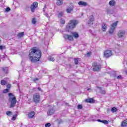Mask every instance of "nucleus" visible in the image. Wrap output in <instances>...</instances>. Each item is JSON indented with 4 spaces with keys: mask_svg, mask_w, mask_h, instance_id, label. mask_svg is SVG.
<instances>
[{
    "mask_svg": "<svg viewBox=\"0 0 127 127\" xmlns=\"http://www.w3.org/2000/svg\"><path fill=\"white\" fill-rule=\"evenodd\" d=\"M59 124H63V121L61 120L60 122H59Z\"/></svg>",
    "mask_w": 127,
    "mask_h": 127,
    "instance_id": "obj_47",
    "label": "nucleus"
},
{
    "mask_svg": "<svg viewBox=\"0 0 127 127\" xmlns=\"http://www.w3.org/2000/svg\"><path fill=\"white\" fill-rule=\"evenodd\" d=\"M78 4L81 6H87V5H88V3L84 1H80L78 2Z\"/></svg>",
    "mask_w": 127,
    "mask_h": 127,
    "instance_id": "obj_13",
    "label": "nucleus"
},
{
    "mask_svg": "<svg viewBox=\"0 0 127 127\" xmlns=\"http://www.w3.org/2000/svg\"><path fill=\"white\" fill-rule=\"evenodd\" d=\"M45 9H46V6H44L43 9V11L44 12L45 11Z\"/></svg>",
    "mask_w": 127,
    "mask_h": 127,
    "instance_id": "obj_44",
    "label": "nucleus"
},
{
    "mask_svg": "<svg viewBox=\"0 0 127 127\" xmlns=\"http://www.w3.org/2000/svg\"><path fill=\"white\" fill-rule=\"evenodd\" d=\"M111 112L112 113H116V112H118V109L116 107H113L111 109Z\"/></svg>",
    "mask_w": 127,
    "mask_h": 127,
    "instance_id": "obj_24",
    "label": "nucleus"
},
{
    "mask_svg": "<svg viewBox=\"0 0 127 127\" xmlns=\"http://www.w3.org/2000/svg\"><path fill=\"white\" fill-rule=\"evenodd\" d=\"M23 35H24V32H21L18 34V37H20V38L22 37Z\"/></svg>",
    "mask_w": 127,
    "mask_h": 127,
    "instance_id": "obj_27",
    "label": "nucleus"
},
{
    "mask_svg": "<svg viewBox=\"0 0 127 127\" xmlns=\"http://www.w3.org/2000/svg\"><path fill=\"white\" fill-rule=\"evenodd\" d=\"M63 4V0H57V5H62Z\"/></svg>",
    "mask_w": 127,
    "mask_h": 127,
    "instance_id": "obj_23",
    "label": "nucleus"
},
{
    "mask_svg": "<svg viewBox=\"0 0 127 127\" xmlns=\"http://www.w3.org/2000/svg\"><path fill=\"white\" fill-rule=\"evenodd\" d=\"M36 19L35 18H33L32 19V23H33V24H36Z\"/></svg>",
    "mask_w": 127,
    "mask_h": 127,
    "instance_id": "obj_25",
    "label": "nucleus"
},
{
    "mask_svg": "<svg viewBox=\"0 0 127 127\" xmlns=\"http://www.w3.org/2000/svg\"><path fill=\"white\" fill-rule=\"evenodd\" d=\"M3 49H5V47L0 45V50H2Z\"/></svg>",
    "mask_w": 127,
    "mask_h": 127,
    "instance_id": "obj_35",
    "label": "nucleus"
},
{
    "mask_svg": "<svg viewBox=\"0 0 127 127\" xmlns=\"http://www.w3.org/2000/svg\"><path fill=\"white\" fill-rule=\"evenodd\" d=\"M33 100L34 103L38 104L40 102V94L39 93H36L33 95Z\"/></svg>",
    "mask_w": 127,
    "mask_h": 127,
    "instance_id": "obj_4",
    "label": "nucleus"
},
{
    "mask_svg": "<svg viewBox=\"0 0 127 127\" xmlns=\"http://www.w3.org/2000/svg\"><path fill=\"white\" fill-rule=\"evenodd\" d=\"M126 34V31L124 30L119 31L118 33V36L120 37V38H122V37H124L125 35Z\"/></svg>",
    "mask_w": 127,
    "mask_h": 127,
    "instance_id": "obj_9",
    "label": "nucleus"
},
{
    "mask_svg": "<svg viewBox=\"0 0 127 127\" xmlns=\"http://www.w3.org/2000/svg\"><path fill=\"white\" fill-rule=\"evenodd\" d=\"M92 66L93 67V70L94 71H99L101 70V69H102V65H101V64L97 62H94L92 64Z\"/></svg>",
    "mask_w": 127,
    "mask_h": 127,
    "instance_id": "obj_5",
    "label": "nucleus"
},
{
    "mask_svg": "<svg viewBox=\"0 0 127 127\" xmlns=\"http://www.w3.org/2000/svg\"><path fill=\"white\" fill-rule=\"evenodd\" d=\"M51 124L50 123H47L45 124V127H50Z\"/></svg>",
    "mask_w": 127,
    "mask_h": 127,
    "instance_id": "obj_36",
    "label": "nucleus"
},
{
    "mask_svg": "<svg viewBox=\"0 0 127 127\" xmlns=\"http://www.w3.org/2000/svg\"><path fill=\"white\" fill-rule=\"evenodd\" d=\"M89 32H92V30H89Z\"/></svg>",
    "mask_w": 127,
    "mask_h": 127,
    "instance_id": "obj_51",
    "label": "nucleus"
},
{
    "mask_svg": "<svg viewBox=\"0 0 127 127\" xmlns=\"http://www.w3.org/2000/svg\"><path fill=\"white\" fill-rule=\"evenodd\" d=\"M7 88H10V84H7Z\"/></svg>",
    "mask_w": 127,
    "mask_h": 127,
    "instance_id": "obj_45",
    "label": "nucleus"
},
{
    "mask_svg": "<svg viewBox=\"0 0 127 127\" xmlns=\"http://www.w3.org/2000/svg\"><path fill=\"white\" fill-rule=\"evenodd\" d=\"M57 57H58L57 55L50 56L49 57V61H52V62H54V61H55V59H56Z\"/></svg>",
    "mask_w": 127,
    "mask_h": 127,
    "instance_id": "obj_11",
    "label": "nucleus"
},
{
    "mask_svg": "<svg viewBox=\"0 0 127 127\" xmlns=\"http://www.w3.org/2000/svg\"><path fill=\"white\" fill-rule=\"evenodd\" d=\"M38 80H39V79H38V78H35L33 79V81L34 82H37V81H38Z\"/></svg>",
    "mask_w": 127,
    "mask_h": 127,
    "instance_id": "obj_41",
    "label": "nucleus"
},
{
    "mask_svg": "<svg viewBox=\"0 0 127 127\" xmlns=\"http://www.w3.org/2000/svg\"><path fill=\"white\" fill-rule=\"evenodd\" d=\"M0 41H1V40H0Z\"/></svg>",
    "mask_w": 127,
    "mask_h": 127,
    "instance_id": "obj_53",
    "label": "nucleus"
},
{
    "mask_svg": "<svg viewBox=\"0 0 127 127\" xmlns=\"http://www.w3.org/2000/svg\"><path fill=\"white\" fill-rule=\"evenodd\" d=\"M117 79H123V76H122V75H118L117 76Z\"/></svg>",
    "mask_w": 127,
    "mask_h": 127,
    "instance_id": "obj_40",
    "label": "nucleus"
},
{
    "mask_svg": "<svg viewBox=\"0 0 127 127\" xmlns=\"http://www.w3.org/2000/svg\"><path fill=\"white\" fill-rule=\"evenodd\" d=\"M85 101L87 102V103H94V102H95L93 98L86 99Z\"/></svg>",
    "mask_w": 127,
    "mask_h": 127,
    "instance_id": "obj_22",
    "label": "nucleus"
},
{
    "mask_svg": "<svg viewBox=\"0 0 127 127\" xmlns=\"http://www.w3.org/2000/svg\"><path fill=\"white\" fill-rule=\"evenodd\" d=\"M73 9H74V6L71 5L67 8L66 12H67V13H70Z\"/></svg>",
    "mask_w": 127,
    "mask_h": 127,
    "instance_id": "obj_12",
    "label": "nucleus"
},
{
    "mask_svg": "<svg viewBox=\"0 0 127 127\" xmlns=\"http://www.w3.org/2000/svg\"><path fill=\"white\" fill-rule=\"evenodd\" d=\"M109 5L110 6H115V4H116V1L115 0H111L109 2Z\"/></svg>",
    "mask_w": 127,
    "mask_h": 127,
    "instance_id": "obj_21",
    "label": "nucleus"
},
{
    "mask_svg": "<svg viewBox=\"0 0 127 127\" xmlns=\"http://www.w3.org/2000/svg\"><path fill=\"white\" fill-rule=\"evenodd\" d=\"M64 39L68 40H73V36L72 35H69L66 34H64Z\"/></svg>",
    "mask_w": 127,
    "mask_h": 127,
    "instance_id": "obj_10",
    "label": "nucleus"
},
{
    "mask_svg": "<svg viewBox=\"0 0 127 127\" xmlns=\"http://www.w3.org/2000/svg\"><path fill=\"white\" fill-rule=\"evenodd\" d=\"M44 14L46 17H47V18H49V17H50L49 15H48V14H47L46 12H44Z\"/></svg>",
    "mask_w": 127,
    "mask_h": 127,
    "instance_id": "obj_37",
    "label": "nucleus"
},
{
    "mask_svg": "<svg viewBox=\"0 0 127 127\" xmlns=\"http://www.w3.org/2000/svg\"><path fill=\"white\" fill-rule=\"evenodd\" d=\"M8 70V68H7V67H3V71L6 74V73H7Z\"/></svg>",
    "mask_w": 127,
    "mask_h": 127,
    "instance_id": "obj_29",
    "label": "nucleus"
},
{
    "mask_svg": "<svg viewBox=\"0 0 127 127\" xmlns=\"http://www.w3.org/2000/svg\"><path fill=\"white\" fill-rule=\"evenodd\" d=\"M97 122L99 123H102V124H104V125H108L109 124V122L107 120H101L98 119L97 120Z\"/></svg>",
    "mask_w": 127,
    "mask_h": 127,
    "instance_id": "obj_18",
    "label": "nucleus"
},
{
    "mask_svg": "<svg viewBox=\"0 0 127 127\" xmlns=\"http://www.w3.org/2000/svg\"><path fill=\"white\" fill-rule=\"evenodd\" d=\"M16 117H17V115L16 114L13 115V117L12 118V121H15V120L16 119Z\"/></svg>",
    "mask_w": 127,
    "mask_h": 127,
    "instance_id": "obj_33",
    "label": "nucleus"
},
{
    "mask_svg": "<svg viewBox=\"0 0 127 127\" xmlns=\"http://www.w3.org/2000/svg\"><path fill=\"white\" fill-rule=\"evenodd\" d=\"M121 127H127V119L124 120L122 123Z\"/></svg>",
    "mask_w": 127,
    "mask_h": 127,
    "instance_id": "obj_20",
    "label": "nucleus"
},
{
    "mask_svg": "<svg viewBox=\"0 0 127 127\" xmlns=\"http://www.w3.org/2000/svg\"><path fill=\"white\" fill-rule=\"evenodd\" d=\"M6 115H7V116H11V115H12V113L11 111H7Z\"/></svg>",
    "mask_w": 127,
    "mask_h": 127,
    "instance_id": "obj_32",
    "label": "nucleus"
},
{
    "mask_svg": "<svg viewBox=\"0 0 127 127\" xmlns=\"http://www.w3.org/2000/svg\"><path fill=\"white\" fill-rule=\"evenodd\" d=\"M94 122L96 121V120H93Z\"/></svg>",
    "mask_w": 127,
    "mask_h": 127,
    "instance_id": "obj_52",
    "label": "nucleus"
},
{
    "mask_svg": "<svg viewBox=\"0 0 127 127\" xmlns=\"http://www.w3.org/2000/svg\"><path fill=\"white\" fill-rule=\"evenodd\" d=\"M90 53H87V56H89V55H90Z\"/></svg>",
    "mask_w": 127,
    "mask_h": 127,
    "instance_id": "obj_48",
    "label": "nucleus"
},
{
    "mask_svg": "<svg viewBox=\"0 0 127 127\" xmlns=\"http://www.w3.org/2000/svg\"><path fill=\"white\" fill-rule=\"evenodd\" d=\"M107 12H108V13H110V12H111V10L110 9H107Z\"/></svg>",
    "mask_w": 127,
    "mask_h": 127,
    "instance_id": "obj_46",
    "label": "nucleus"
},
{
    "mask_svg": "<svg viewBox=\"0 0 127 127\" xmlns=\"http://www.w3.org/2000/svg\"><path fill=\"white\" fill-rule=\"evenodd\" d=\"M78 59H74V61L75 65H78L79 64V60H78Z\"/></svg>",
    "mask_w": 127,
    "mask_h": 127,
    "instance_id": "obj_28",
    "label": "nucleus"
},
{
    "mask_svg": "<svg viewBox=\"0 0 127 127\" xmlns=\"http://www.w3.org/2000/svg\"><path fill=\"white\" fill-rule=\"evenodd\" d=\"M38 91H41V92H42V90H41V87H38Z\"/></svg>",
    "mask_w": 127,
    "mask_h": 127,
    "instance_id": "obj_43",
    "label": "nucleus"
},
{
    "mask_svg": "<svg viewBox=\"0 0 127 127\" xmlns=\"http://www.w3.org/2000/svg\"><path fill=\"white\" fill-rule=\"evenodd\" d=\"M8 96L9 101L11 103L10 108H13V107H15V104H16V102H17L16 98L14 97V95H13L11 93H9Z\"/></svg>",
    "mask_w": 127,
    "mask_h": 127,
    "instance_id": "obj_2",
    "label": "nucleus"
},
{
    "mask_svg": "<svg viewBox=\"0 0 127 127\" xmlns=\"http://www.w3.org/2000/svg\"><path fill=\"white\" fill-rule=\"evenodd\" d=\"M54 109H49L47 114L48 116H52L53 114H54Z\"/></svg>",
    "mask_w": 127,
    "mask_h": 127,
    "instance_id": "obj_17",
    "label": "nucleus"
},
{
    "mask_svg": "<svg viewBox=\"0 0 127 127\" xmlns=\"http://www.w3.org/2000/svg\"><path fill=\"white\" fill-rule=\"evenodd\" d=\"M61 24H65V20L64 19H61L60 20Z\"/></svg>",
    "mask_w": 127,
    "mask_h": 127,
    "instance_id": "obj_31",
    "label": "nucleus"
},
{
    "mask_svg": "<svg viewBox=\"0 0 127 127\" xmlns=\"http://www.w3.org/2000/svg\"><path fill=\"white\" fill-rule=\"evenodd\" d=\"M5 11H6L7 12H8V11H10V9L9 8V7H7L5 8Z\"/></svg>",
    "mask_w": 127,
    "mask_h": 127,
    "instance_id": "obj_39",
    "label": "nucleus"
},
{
    "mask_svg": "<svg viewBox=\"0 0 127 127\" xmlns=\"http://www.w3.org/2000/svg\"><path fill=\"white\" fill-rule=\"evenodd\" d=\"M37 6H38V3L37 2H34L31 4L30 8L32 12H34V10H35V8Z\"/></svg>",
    "mask_w": 127,
    "mask_h": 127,
    "instance_id": "obj_8",
    "label": "nucleus"
},
{
    "mask_svg": "<svg viewBox=\"0 0 127 127\" xmlns=\"http://www.w3.org/2000/svg\"><path fill=\"white\" fill-rule=\"evenodd\" d=\"M1 85L4 86V85H6V81L4 80H2L1 81Z\"/></svg>",
    "mask_w": 127,
    "mask_h": 127,
    "instance_id": "obj_26",
    "label": "nucleus"
},
{
    "mask_svg": "<svg viewBox=\"0 0 127 127\" xmlns=\"http://www.w3.org/2000/svg\"><path fill=\"white\" fill-rule=\"evenodd\" d=\"M101 94H106V90H104L101 91Z\"/></svg>",
    "mask_w": 127,
    "mask_h": 127,
    "instance_id": "obj_42",
    "label": "nucleus"
},
{
    "mask_svg": "<svg viewBox=\"0 0 127 127\" xmlns=\"http://www.w3.org/2000/svg\"><path fill=\"white\" fill-rule=\"evenodd\" d=\"M117 25H118V21L113 23L111 25V27L110 28L109 31V33H110V34H113L114 33V31H115V29H116Z\"/></svg>",
    "mask_w": 127,
    "mask_h": 127,
    "instance_id": "obj_6",
    "label": "nucleus"
},
{
    "mask_svg": "<svg viewBox=\"0 0 127 127\" xmlns=\"http://www.w3.org/2000/svg\"><path fill=\"white\" fill-rule=\"evenodd\" d=\"M89 90H91V88L87 89V91H89Z\"/></svg>",
    "mask_w": 127,
    "mask_h": 127,
    "instance_id": "obj_50",
    "label": "nucleus"
},
{
    "mask_svg": "<svg viewBox=\"0 0 127 127\" xmlns=\"http://www.w3.org/2000/svg\"><path fill=\"white\" fill-rule=\"evenodd\" d=\"M101 27H102V30L104 32H106V30H107V24H106L105 23H102Z\"/></svg>",
    "mask_w": 127,
    "mask_h": 127,
    "instance_id": "obj_15",
    "label": "nucleus"
},
{
    "mask_svg": "<svg viewBox=\"0 0 127 127\" xmlns=\"http://www.w3.org/2000/svg\"><path fill=\"white\" fill-rule=\"evenodd\" d=\"M78 23H79V22L77 20H70L66 26V28L67 29H73V28L76 27V25H77Z\"/></svg>",
    "mask_w": 127,
    "mask_h": 127,
    "instance_id": "obj_3",
    "label": "nucleus"
},
{
    "mask_svg": "<svg viewBox=\"0 0 127 127\" xmlns=\"http://www.w3.org/2000/svg\"><path fill=\"white\" fill-rule=\"evenodd\" d=\"M29 57L32 63L39 61L41 58V51L37 47L32 48L29 51Z\"/></svg>",
    "mask_w": 127,
    "mask_h": 127,
    "instance_id": "obj_1",
    "label": "nucleus"
},
{
    "mask_svg": "<svg viewBox=\"0 0 127 127\" xmlns=\"http://www.w3.org/2000/svg\"><path fill=\"white\" fill-rule=\"evenodd\" d=\"M71 34L72 36H73L74 38L77 39L79 38V34H78V33L73 32H71Z\"/></svg>",
    "mask_w": 127,
    "mask_h": 127,
    "instance_id": "obj_19",
    "label": "nucleus"
},
{
    "mask_svg": "<svg viewBox=\"0 0 127 127\" xmlns=\"http://www.w3.org/2000/svg\"><path fill=\"white\" fill-rule=\"evenodd\" d=\"M112 55H113V52L110 50H107L104 52V56L106 58H109V57H111Z\"/></svg>",
    "mask_w": 127,
    "mask_h": 127,
    "instance_id": "obj_7",
    "label": "nucleus"
},
{
    "mask_svg": "<svg viewBox=\"0 0 127 127\" xmlns=\"http://www.w3.org/2000/svg\"><path fill=\"white\" fill-rule=\"evenodd\" d=\"M83 108V106H82V105L81 104H79L78 106H77V109L78 110H81V109H82Z\"/></svg>",
    "mask_w": 127,
    "mask_h": 127,
    "instance_id": "obj_34",
    "label": "nucleus"
},
{
    "mask_svg": "<svg viewBox=\"0 0 127 127\" xmlns=\"http://www.w3.org/2000/svg\"><path fill=\"white\" fill-rule=\"evenodd\" d=\"M62 16H63V12H61L58 14V17L60 18V17H62Z\"/></svg>",
    "mask_w": 127,
    "mask_h": 127,
    "instance_id": "obj_30",
    "label": "nucleus"
},
{
    "mask_svg": "<svg viewBox=\"0 0 127 127\" xmlns=\"http://www.w3.org/2000/svg\"><path fill=\"white\" fill-rule=\"evenodd\" d=\"M97 88H98V89H100V90H102V87H97Z\"/></svg>",
    "mask_w": 127,
    "mask_h": 127,
    "instance_id": "obj_49",
    "label": "nucleus"
},
{
    "mask_svg": "<svg viewBox=\"0 0 127 127\" xmlns=\"http://www.w3.org/2000/svg\"><path fill=\"white\" fill-rule=\"evenodd\" d=\"M94 20V17H92L89 18L88 21H87V24L90 26L92 25H93V21Z\"/></svg>",
    "mask_w": 127,
    "mask_h": 127,
    "instance_id": "obj_14",
    "label": "nucleus"
},
{
    "mask_svg": "<svg viewBox=\"0 0 127 127\" xmlns=\"http://www.w3.org/2000/svg\"><path fill=\"white\" fill-rule=\"evenodd\" d=\"M7 92H8V89L7 88H6L5 89H4L3 91V93L4 94H5L6 93H7Z\"/></svg>",
    "mask_w": 127,
    "mask_h": 127,
    "instance_id": "obj_38",
    "label": "nucleus"
},
{
    "mask_svg": "<svg viewBox=\"0 0 127 127\" xmlns=\"http://www.w3.org/2000/svg\"><path fill=\"white\" fill-rule=\"evenodd\" d=\"M35 116V113L34 112V111H32L28 114V117L29 118V119H32L34 118Z\"/></svg>",
    "mask_w": 127,
    "mask_h": 127,
    "instance_id": "obj_16",
    "label": "nucleus"
}]
</instances>
